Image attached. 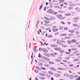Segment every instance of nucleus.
<instances>
[{"instance_id":"f257e3e1","label":"nucleus","mask_w":80,"mask_h":80,"mask_svg":"<svg viewBox=\"0 0 80 80\" xmlns=\"http://www.w3.org/2000/svg\"><path fill=\"white\" fill-rule=\"evenodd\" d=\"M62 58L61 57H59L57 59H56L55 60L56 62H61L62 61Z\"/></svg>"},{"instance_id":"f03ea898","label":"nucleus","mask_w":80,"mask_h":80,"mask_svg":"<svg viewBox=\"0 0 80 80\" xmlns=\"http://www.w3.org/2000/svg\"><path fill=\"white\" fill-rule=\"evenodd\" d=\"M41 58L42 59H45V60L47 61L48 62H49V61H50V59L49 58H47L44 57L43 56H41Z\"/></svg>"},{"instance_id":"7ed1b4c3","label":"nucleus","mask_w":80,"mask_h":80,"mask_svg":"<svg viewBox=\"0 0 80 80\" xmlns=\"http://www.w3.org/2000/svg\"><path fill=\"white\" fill-rule=\"evenodd\" d=\"M54 77L56 78H57L58 77H60V75L59 74L55 73L54 75Z\"/></svg>"},{"instance_id":"20e7f679","label":"nucleus","mask_w":80,"mask_h":80,"mask_svg":"<svg viewBox=\"0 0 80 80\" xmlns=\"http://www.w3.org/2000/svg\"><path fill=\"white\" fill-rule=\"evenodd\" d=\"M68 78H70V79H73V78H74V76L72 75H68Z\"/></svg>"},{"instance_id":"39448f33","label":"nucleus","mask_w":80,"mask_h":80,"mask_svg":"<svg viewBox=\"0 0 80 80\" xmlns=\"http://www.w3.org/2000/svg\"><path fill=\"white\" fill-rule=\"evenodd\" d=\"M49 69H50V70H52V71H54V72H56V69L53 67H50L49 68Z\"/></svg>"},{"instance_id":"423d86ee","label":"nucleus","mask_w":80,"mask_h":80,"mask_svg":"<svg viewBox=\"0 0 80 80\" xmlns=\"http://www.w3.org/2000/svg\"><path fill=\"white\" fill-rule=\"evenodd\" d=\"M42 49L43 52H44L45 53H48V50H47V49L44 48H42Z\"/></svg>"},{"instance_id":"0eeeda50","label":"nucleus","mask_w":80,"mask_h":80,"mask_svg":"<svg viewBox=\"0 0 80 80\" xmlns=\"http://www.w3.org/2000/svg\"><path fill=\"white\" fill-rule=\"evenodd\" d=\"M44 23H45L46 24H49L50 23V22L49 21V20H45L44 21Z\"/></svg>"},{"instance_id":"6e6552de","label":"nucleus","mask_w":80,"mask_h":80,"mask_svg":"<svg viewBox=\"0 0 80 80\" xmlns=\"http://www.w3.org/2000/svg\"><path fill=\"white\" fill-rule=\"evenodd\" d=\"M53 12V11L51 9H49L48 10V13H52Z\"/></svg>"},{"instance_id":"1a4fd4ad","label":"nucleus","mask_w":80,"mask_h":80,"mask_svg":"<svg viewBox=\"0 0 80 80\" xmlns=\"http://www.w3.org/2000/svg\"><path fill=\"white\" fill-rule=\"evenodd\" d=\"M44 55L46 57H50V54L48 53H45L44 54Z\"/></svg>"},{"instance_id":"9d476101","label":"nucleus","mask_w":80,"mask_h":80,"mask_svg":"<svg viewBox=\"0 0 80 80\" xmlns=\"http://www.w3.org/2000/svg\"><path fill=\"white\" fill-rule=\"evenodd\" d=\"M56 16L57 17V18H60L62 17V16L60 14L57 15Z\"/></svg>"},{"instance_id":"9b49d317","label":"nucleus","mask_w":80,"mask_h":80,"mask_svg":"<svg viewBox=\"0 0 80 80\" xmlns=\"http://www.w3.org/2000/svg\"><path fill=\"white\" fill-rule=\"evenodd\" d=\"M44 18L45 19V20H49V21H50V20H51L50 19H49L46 17H44Z\"/></svg>"},{"instance_id":"f8f14e48","label":"nucleus","mask_w":80,"mask_h":80,"mask_svg":"<svg viewBox=\"0 0 80 80\" xmlns=\"http://www.w3.org/2000/svg\"><path fill=\"white\" fill-rule=\"evenodd\" d=\"M57 43L58 45H60V44L61 43V41H60V40H58L57 41Z\"/></svg>"},{"instance_id":"ddd939ff","label":"nucleus","mask_w":80,"mask_h":80,"mask_svg":"<svg viewBox=\"0 0 80 80\" xmlns=\"http://www.w3.org/2000/svg\"><path fill=\"white\" fill-rule=\"evenodd\" d=\"M48 73L49 74V75H53V73L51 71H48Z\"/></svg>"},{"instance_id":"4468645a","label":"nucleus","mask_w":80,"mask_h":80,"mask_svg":"<svg viewBox=\"0 0 80 80\" xmlns=\"http://www.w3.org/2000/svg\"><path fill=\"white\" fill-rule=\"evenodd\" d=\"M59 3H63V2H65L64 0H59Z\"/></svg>"},{"instance_id":"2eb2a0df","label":"nucleus","mask_w":80,"mask_h":80,"mask_svg":"<svg viewBox=\"0 0 80 80\" xmlns=\"http://www.w3.org/2000/svg\"><path fill=\"white\" fill-rule=\"evenodd\" d=\"M69 5L70 6H71V7H75V4L74 3H72V4H69Z\"/></svg>"},{"instance_id":"dca6fc26","label":"nucleus","mask_w":80,"mask_h":80,"mask_svg":"<svg viewBox=\"0 0 80 80\" xmlns=\"http://www.w3.org/2000/svg\"><path fill=\"white\" fill-rule=\"evenodd\" d=\"M54 49L57 51H58V50H60V48H54Z\"/></svg>"},{"instance_id":"f3484780","label":"nucleus","mask_w":80,"mask_h":80,"mask_svg":"<svg viewBox=\"0 0 80 80\" xmlns=\"http://www.w3.org/2000/svg\"><path fill=\"white\" fill-rule=\"evenodd\" d=\"M52 31H53V32H57V31H58V29H52Z\"/></svg>"},{"instance_id":"a211bd4d","label":"nucleus","mask_w":80,"mask_h":80,"mask_svg":"<svg viewBox=\"0 0 80 80\" xmlns=\"http://www.w3.org/2000/svg\"><path fill=\"white\" fill-rule=\"evenodd\" d=\"M77 42V40L75 39H72L71 40V42H72V43H75Z\"/></svg>"},{"instance_id":"6ab92c4d","label":"nucleus","mask_w":80,"mask_h":80,"mask_svg":"<svg viewBox=\"0 0 80 80\" xmlns=\"http://www.w3.org/2000/svg\"><path fill=\"white\" fill-rule=\"evenodd\" d=\"M40 75L42 76V77H45V75H44L43 73H39Z\"/></svg>"},{"instance_id":"aec40b11","label":"nucleus","mask_w":80,"mask_h":80,"mask_svg":"<svg viewBox=\"0 0 80 80\" xmlns=\"http://www.w3.org/2000/svg\"><path fill=\"white\" fill-rule=\"evenodd\" d=\"M74 20H78V17H76L73 18Z\"/></svg>"},{"instance_id":"412c9836","label":"nucleus","mask_w":80,"mask_h":80,"mask_svg":"<svg viewBox=\"0 0 80 80\" xmlns=\"http://www.w3.org/2000/svg\"><path fill=\"white\" fill-rule=\"evenodd\" d=\"M61 46H62V47H64V48L65 47H67V45L63 44H61Z\"/></svg>"},{"instance_id":"4be33fe9","label":"nucleus","mask_w":80,"mask_h":80,"mask_svg":"<svg viewBox=\"0 0 80 80\" xmlns=\"http://www.w3.org/2000/svg\"><path fill=\"white\" fill-rule=\"evenodd\" d=\"M58 70H65V69L63 68H58Z\"/></svg>"},{"instance_id":"5701e85b","label":"nucleus","mask_w":80,"mask_h":80,"mask_svg":"<svg viewBox=\"0 0 80 80\" xmlns=\"http://www.w3.org/2000/svg\"><path fill=\"white\" fill-rule=\"evenodd\" d=\"M52 47H57V45L56 44H52L51 45Z\"/></svg>"},{"instance_id":"b1692460","label":"nucleus","mask_w":80,"mask_h":80,"mask_svg":"<svg viewBox=\"0 0 80 80\" xmlns=\"http://www.w3.org/2000/svg\"><path fill=\"white\" fill-rule=\"evenodd\" d=\"M36 69L39 70H41V68H40L39 67L36 66Z\"/></svg>"},{"instance_id":"393cba45","label":"nucleus","mask_w":80,"mask_h":80,"mask_svg":"<svg viewBox=\"0 0 80 80\" xmlns=\"http://www.w3.org/2000/svg\"><path fill=\"white\" fill-rule=\"evenodd\" d=\"M66 35H67V34H61V37H64V36H66Z\"/></svg>"},{"instance_id":"a878e982","label":"nucleus","mask_w":80,"mask_h":80,"mask_svg":"<svg viewBox=\"0 0 80 80\" xmlns=\"http://www.w3.org/2000/svg\"><path fill=\"white\" fill-rule=\"evenodd\" d=\"M64 30H68V28L67 27H65L64 28Z\"/></svg>"},{"instance_id":"bb28decb","label":"nucleus","mask_w":80,"mask_h":80,"mask_svg":"<svg viewBox=\"0 0 80 80\" xmlns=\"http://www.w3.org/2000/svg\"><path fill=\"white\" fill-rule=\"evenodd\" d=\"M74 62H78L79 60V59H74Z\"/></svg>"},{"instance_id":"cd10ccee","label":"nucleus","mask_w":80,"mask_h":80,"mask_svg":"<svg viewBox=\"0 0 80 80\" xmlns=\"http://www.w3.org/2000/svg\"><path fill=\"white\" fill-rule=\"evenodd\" d=\"M48 38H52L53 36L52 35H49L48 36Z\"/></svg>"},{"instance_id":"c85d7f7f","label":"nucleus","mask_w":80,"mask_h":80,"mask_svg":"<svg viewBox=\"0 0 80 80\" xmlns=\"http://www.w3.org/2000/svg\"><path fill=\"white\" fill-rule=\"evenodd\" d=\"M33 51L34 52H37L38 50H37L36 49V48H34Z\"/></svg>"},{"instance_id":"c756f323","label":"nucleus","mask_w":80,"mask_h":80,"mask_svg":"<svg viewBox=\"0 0 80 80\" xmlns=\"http://www.w3.org/2000/svg\"><path fill=\"white\" fill-rule=\"evenodd\" d=\"M73 26L74 27H77V24H73Z\"/></svg>"},{"instance_id":"7c9ffc66","label":"nucleus","mask_w":80,"mask_h":80,"mask_svg":"<svg viewBox=\"0 0 80 80\" xmlns=\"http://www.w3.org/2000/svg\"><path fill=\"white\" fill-rule=\"evenodd\" d=\"M72 51H76V50H77V49H76L75 48H72Z\"/></svg>"},{"instance_id":"2f4dec72","label":"nucleus","mask_w":80,"mask_h":80,"mask_svg":"<svg viewBox=\"0 0 80 80\" xmlns=\"http://www.w3.org/2000/svg\"><path fill=\"white\" fill-rule=\"evenodd\" d=\"M40 79H41V80H45V78H44L43 77H40Z\"/></svg>"},{"instance_id":"473e14b6","label":"nucleus","mask_w":80,"mask_h":80,"mask_svg":"<svg viewBox=\"0 0 80 80\" xmlns=\"http://www.w3.org/2000/svg\"><path fill=\"white\" fill-rule=\"evenodd\" d=\"M65 53L67 55H69V54H70V53L68 52H65Z\"/></svg>"},{"instance_id":"72a5a7b5","label":"nucleus","mask_w":80,"mask_h":80,"mask_svg":"<svg viewBox=\"0 0 80 80\" xmlns=\"http://www.w3.org/2000/svg\"><path fill=\"white\" fill-rule=\"evenodd\" d=\"M67 43L69 44H71V41L68 40L67 41Z\"/></svg>"},{"instance_id":"f704fd0d","label":"nucleus","mask_w":80,"mask_h":80,"mask_svg":"<svg viewBox=\"0 0 80 80\" xmlns=\"http://www.w3.org/2000/svg\"><path fill=\"white\" fill-rule=\"evenodd\" d=\"M38 65L39 66H42V64L40 62L38 63Z\"/></svg>"},{"instance_id":"c9c22d12","label":"nucleus","mask_w":80,"mask_h":80,"mask_svg":"<svg viewBox=\"0 0 80 80\" xmlns=\"http://www.w3.org/2000/svg\"><path fill=\"white\" fill-rule=\"evenodd\" d=\"M74 32H75V31H74V30H72L71 31V33H74Z\"/></svg>"},{"instance_id":"e433bc0d","label":"nucleus","mask_w":80,"mask_h":80,"mask_svg":"<svg viewBox=\"0 0 80 80\" xmlns=\"http://www.w3.org/2000/svg\"><path fill=\"white\" fill-rule=\"evenodd\" d=\"M61 41L62 43H65V41L63 40H61Z\"/></svg>"},{"instance_id":"4c0bfd02","label":"nucleus","mask_w":80,"mask_h":80,"mask_svg":"<svg viewBox=\"0 0 80 80\" xmlns=\"http://www.w3.org/2000/svg\"><path fill=\"white\" fill-rule=\"evenodd\" d=\"M65 59H66V60H68L69 59H70V57H67L65 58Z\"/></svg>"},{"instance_id":"58836bf2","label":"nucleus","mask_w":80,"mask_h":80,"mask_svg":"<svg viewBox=\"0 0 80 80\" xmlns=\"http://www.w3.org/2000/svg\"><path fill=\"white\" fill-rule=\"evenodd\" d=\"M40 43H41V46H42V45L44 46V44H43V42H42L40 41Z\"/></svg>"},{"instance_id":"ea45409f","label":"nucleus","mask_w":80,"mask_h":80,"mask_svg":"<svg viewBox=\"0 0 80 80\" xmlns=\"http://www.w3.org/2000/svg\"><path fill=\"white\" fill-rule=\"evenodd\" d=\"M59 30H62V29H63V28L62 26H61L60 27H59Z\"/></svg>"},{"instance_id":"a19ab883","label":"nucleus","mask_w":80,"mask_h":80,"mask_svg":"<svg viewBox=\"0 0 80 80\" xmlns=\"http://www.w3.org/2000/svg\"><path fill=\"white\" fill-rule=\"evenodd\" d=\"M57 26H53L52 27V28L53 29H55V28H57Z\"/></svg>"},{"instance_id":"79ce46f5","label":"nucleus","mask_w":80,"mask_h":80,"mask_svg":"<svg viewBox=\"0 0 80 80\" xmlns=\"http://www.w3.org/2000/svg\"><path fill=\"white\" fill-rule=\"evenodd\" d=\"M78 75H75L74 76V78H78Z\"/></svg>"},{"instance_id":"37998d69","label":"nucleus","mask_w":80,"mask_h":80,"mask_svg":"<svg viewBox=\"0 0 80 80\" xmlns=\"http://www.w3.org/2000/svg\"><path fill=\"white\" fill-rule=\"evenodd\" d=\"M76 80H80V77H79L78 78H77L76 79Z\"/></svg>"},{"instance_id":"c03bdc74","label":"nucleus","mask_w":80,"mask_h":80,"mask_svg":"<svg viewBox=\"0 0 80 80\" xmlns=\"http://www.w3.org/2000/svg\"><path fill=\"white\" fill-rule=\"evenodd\" d=\"M63 4L65 5H68V3L67 2H65L63 3Z\"/></svg>"},{"instance_id":"a18cd8bd","label":"nucleus","mask_w":80,"mask_h":80,"mask_svg":"<svg viewBox=\"0 0 80 80\" xmlns=\"http://www.w3.org/2000/svg\"><path fill=\"white\" fill-rule=\"evenodd\" d=\"M60 52L61 53H63L64 52V51L63 50H61Z\"/></svg>"},{"instance_id":"49530a36","label":"nucleus","mask_w":80,"mask_h":80,"mask_svg":"<svg viewBox=\"0 0 80 80\" xmlns=\"http://www.w3.org/2000/svg\"><path fill=\"white\" fill-rule=\"evenodd\" d=\"M78 53V51H76L73 52V54H75V53Z\"/></svg>"},{"instance_id":"de8ad7c7","label":"nucleus","mask_w":80,"mask_h":80,"mask_svg":"<svg viewBox=\"0 0 80 80\" xmlns=\"http://www.w3.org/2000/svg\"><path fill=\"white\" fill-rule=\"evenodd\" d=\"M61 23L62 25H65V23H64V22H63L62 21H61Z\"/></svg>"},{"instance_id":"09e8293b","label":"nucleus","mask_w":80,"mask_h":80,"mask_svg":"<svg viewBox=\"0 0 80 80\" xmlns=\"http://www.w3.org/2000/svg\"><path fill=\"white\" fill-rule=\"evenodd\" d=\"M68 10H72V7H69L68 8Z\"/></svg>"},{"instance_id":"8fccbe9b","label":"nucleus","mask_w":80,"mask_h":80,"mask_svg":"<svg viewBox=\"0 0 80 80\" xmlns=\"http://www.w3.org/2000/svg\"><path fill=\"white\" fill-rule=\"evenodd\" d=\"M44 45H46V46H47V45H48V44H47V43H46V42H44Z\"/></svg>"},{"instance_id":"3c124183","label":"nucleus","mask_w":80,"mask_h":80,"mask_svg":"<svg viewBox=\"0 0 80 80\" xmlns=\"http://www.w3.org/2000/svg\"><path fill=\"white\" fill-rule=\"evenodd\" d=\"M49 63H50V64H54V63L51 62H49Z\"/></svg>"},{"instance_id":"603ef678","label":"nucleus","mask_w":80,"mask_h":80,"mask_svg":"<svg viewBox=\"0 0 80 80\" xmlns=\"http://www.w3.org/2000/svg\"><path fill=\"white\" fill-rule=\"evenodd\" d=\"M72 35H73V34H69V37H72Z\"/></svg>"},{"instance_id":"864d4df0","label":"nucleus","mask_w":80,"mask_h":80,"mask_svg":"<svg viewBox=\"0 0 80 80\" xmlns=\"http://www.w3.org/2000/svg\"><path fill=\"white\" fill-rule=\"evenodd\" d=\"M76 34L77 35H78V34H79V32L78 31H76Z\"/></svg>"},{"instance_id":"5fc2aeb1","label":"nucleus","mask_w":80,"mask_h":80,"mask_svg":"<svg viewBox=\"0 0 80 80\" xmlns=\"http://www.w3.org/2000/svg\"><path fill=\"white\" fill-rule=\"evenodd\" d=\"M58 73H61L62 72H61V71H58Z\"/></svg>"},{"instance_id":"6e6d98bb","label":"nucleus","mask_w":80,"mask_h":80,"mask_svg":"<svg viewBox=\"0 0 80 80\" xmlns=\"http://www.w3.org/2000/svg\"><path fill=\"white\" fill-rule=\"evenodd\" d=\"M42 6H43V5L42 4H41V6H40V10H41V8H42Z\"/></svg>"},{"instance_id":"4d7b16f0","label":"nucleus","mask_w":80,"mask_h":80,"mask_svg":"<svg viewBox=\"0 0 80 80\" xmlns=\"http://www.w3.org/2000/svg\"><path fill=\"white\" fill-rule=\"evenodd\" d=\"M53 54H54V56L55 55H57V52H54Z\"/></svg>"},{"instance_id":"13d9d810","label":"nucleus","mask_w":80,"mask_h":80,"mask_svg":"<svg viewBox=\"0 0 80 80\" xmlns=\"http://www.w3.org/2000/svg\"><path fill=\"white\" fill-rule=\"evenodd\" d=\"M58 32H57L55 33L54 35H58Z\"/></svg>"},{"instance_id":"bf43d9fd","label":"nucleus","mask_w":80,"mask_h":80,"mask_svg":"<svg viewBox=\"0 0 80 80\" xmlns=\"http://www.w3.org/2000/svg\"><path fill=\"white\" fill-rule=\"evenodd\" d=\"M78 7L76 8H75V10H78Z\"/></svg>"},{"instance_id":"052dcab7","label":"nucleus","mask_w":80,"mask_h":80,"mask_svg":"<svg viewBox=\"0 0 80 80\" xmlns=\"http://www.w3.org/2000/svg\"><path fill=\"white\" fill-rule=\"evenodd\" d=\"M51 55L52 56H53V57H54V54L53 53H51Z\"/></svg>"},{"instance_id":"680f3d73","label":"nucleus","mask_w":80,"mask_h":80,"mask_svg":"<svg viewBox=\"0 0 80 80\" xmlns=\"http://www.w3.org/2000/svg\"><path fill=\"white\" fill-rule=\"evenodd\" d=\"M43 70H46V69H45V68H43L42 67L41 68Z\"/></svg>"},{"instance_id":"e2e57ef3","label":"nucleus","mask_w":80,"mask_h":80,"mask_svg":"<svg viewBox=\"0 0 80 80\" xmlns=\"http://www.w3.org/2000/svg\"><path fill=\"white\" fill-rule=\"evenodd\" d=\"M69 4H71V3H72V1L69 2Z\"/></svg>"},{"instance_id":"0e129e2a","label":"nucleus","mask_w":80,"mask_h":80,"mask_svg":"<svg viewBox=\"0 0 80 80\" xmlns=\"http://www.w3.org/2000/svg\"><path fill=\"white\" fill-rule=\"evenodd\" d=\"M38 57H39V58H40L41 57V55H40V54H39V55L38 56Z\"/></svg>"},{"instance_id":"69168bd1","label":"nucleus","mask_w":80,"mask_h":80,"mask_svg":"<svg viewBox=\"0 0 80 80\" xmlns=\"http://www.w3.org/2000/svg\"><path fill=\"white\" fill-rule=\"evenodd\" d=\"M39 31L40 32V33H42V29H39Z\"/></svg>"},{"instance_id":"338daca9","label":"nucleus","mask_w":80,"mask_h":80,"mask_svg":"<svg viewBox=\"0 0 80 80\" xmlns=\"http://www.w3.org/2000/svg\"><path fill=\"white\" fill-rule=\"evenodd\" d=\"M71 49H69L68 50V51L69 52H71Z\"/></svg>"},{"instance_id":"774afa93","label":"nucleus","mask_w":80,"mask_h":80,"mask_svg":"<svg viewBox=\"0 0 80 80\" xmlns=\"http://www.w3.org/2000/svg\"><path fill=\"white\" fill-rule=\"evenodd\" d=\"M53 14H54V15H57V12H54L53 13Z\"/></svg>"}]
</instances>
